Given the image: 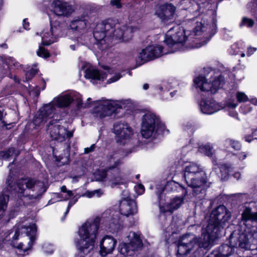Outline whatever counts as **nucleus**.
<instances>
[{
    "instance_id": "f257e3e1",
    "label": "nucleus",
    "mask_w": 257,
    "mask_h": 257,
    "mask_svg": "<svg viewBox=\"0 0 257 257\" xmlns=\"http://www.w3.org/2000/svg\"><path fill=\"white\" fill-rule=\"evenodd\" d=\"M231 217V213L224 205H220L214 209L205 228L202 229L201 237L198 238L193 233H186L177 241V256H183L189 253L196 256L201 248H207L210 244L219 236L220 228Z\"/></svg>"
},
{
    "instance_id": "f03ea898",
    "label": "nucleus",
    "mask_w": 257,
    "mask_h": 257,
    "mask_svg": "<svg viewBox=\"0 0 257 257\" xmlns=\"http://www.w3.org/2000/svg\"><path fill=\"white\" fill-rule=\"evenodd\" d=\"M217 21L213 16L209 19L204 18L199 21L194 19L192 22V29L185 30L179 26L171 28L165 35L164 42L170 50L168 53H174L183 49V44L187 40L201 37L210 39L217 32Z\"/></svg>"
},
{
    "instance_id": "7ed1b4c3",
    "label": "nucleus",
    "mask_w": 257,
    "mask_h": 257,
    "mask_svg": "<svg viewBox=\"0 0 257 257\" xmlns=\"http://www.w3.org/2000/svg\"><path fill=\"white\" fill-rule=\"evenodd\" d=\"M132 30L123 24L113 19H108L96 25L93 37L100 49L104 50L109 47L113 40L126 42L132 38Z\"/></svg>"
},
{
    "instance_id": "20e7f679",
    "label": "nucleus",
    "mask_w": 257,
    "mask_h": 257,
    "mask_svg": "<svg viewBox=\"0 0 257 257\" xmlns=\"http://www.w3.org/2000/svg\"><path fill=\"white\" fill-rule=\"evenodd\" d=\"M254 221L257 222V211L252 212L250 208L245 207L241 214L239 233L234 232L230 237L229 242L233 247L253 249L251 246L257 244V228L248 226Z\"/></svg>"
},
{
    "instance_id": "39448f33",
    "label": "nucleus",
    "mask_w": 257,
    "mask_h": 257,
    "mask_svg": "<svg viewBox=\"0 0 257 257\" xmlns=\"http://www.w3.org/2000/svg\"><path fill=\"white\" fill-rule=\"evenodd\" d=\"M100 222L101 219L97 217L86 221L79 228L78 234L80 239L75 241L76 246L81 252L78 257H93L83 256L82 254H87L92 250L98 235Z\"/></svg>"
},
{
    "instance_id": "423d86ee",
    "label": "nucleus",
    "mask_w": 257,
    "mask_h": 257,
    "mask_svg": "<svg viewBox=\"0 0 257 257\" xmlns=\"http://www.w3.org/2000/svg\"><path fill=\"white\" fill-rule=\"evenodd\" d=\"M124 156L120 151L109 153L106 157V164L108 170L107 171L102 170L97 172L95 175L97 180L103 181L107 178L111 183L112 187L113 185L122 183L124 180L123 175L117 167L120 164Z\"/></svg>"
},
{
    "instance_id": "0eeeda50",
    "label": "nucleus",
    "mask_w": 257,
    "mask_h": 257,
    "mask_svg": "<svg viewBox=\"0 0 257 257\" xmlns=\"http://www.w3.org/2000/svg\"><path fill=\"white\" fill-rule=\"evenodd\" d=\"M37 228L36 225L27 221L18 224L12 235L11 244L24 252L30 249L35 239Z\"/></svg>"
},
{
    "instance_id": "6e6552de",
    "label": "nucleus",
    "mask_w": 257,
    "mask_h": 257,
    "mask_svg": "<svg viewBox=\"0 0 257 257\" xmlns=\"http://www.w3.org/2000/svg\"><path fill=\"white\" fill-rule=\"evenodd\" d=\"M205 76H199L194 79V86L201 91L215 93L224 83V77L210 67L204 68Z\"/></svg>"
},
{
    "instance_id": "1a4fd4ad",
    "label": "nucleus",
    "mask_w": 257,
    "mask_h": 257,
    "mask_svg": "<svg viewBox=\"0 0 257 257\" xmlns=\"http://www.w3.org/2000/svg\"><path fill=\"white\" fill-rule=\"evenodd\" d=\"M10 187V191L16 192L18 197L28 196L30 199H38L46 191V187L43 182L26 178L19 180L14 188Z\"/></svg>"
},
{
    "instance_id": "9d476101",
    "label": "nucleus",
    "mask_w": 257,
    "mask_h": 257,
    "mask_svg": "<svg viewBox=\"0 0 257 257\" xmlns=\"http://www.w3.org/2000/svg\"><path fill=\"white\" fill-rule=\"evenodd\" d=\"M137 212L136 203L132 199H122L119 203V212L112 214L108 229L112 232H117L122 228V220L120 214L125 216L133 215Z\"/></svg>"
},
{
    "instance_id": "9b49d317",
    "label": "nucleus",
    "mask_w": 257,
    "mask_h": 257,
    "mask_svg": "<svg viewBox=\"0 0 257 257\" xmlns=\"http://www.w3.org/2000/svg\"><path fill=\"white\" fill-rule=\"evenodd\" d=\"M158 115L152 112L145 113L142 117L141 130L142 136L146 139L155 136L159 130L164 128Z\"/></svg>"
},
{
    "instance_id": "f8f14e48",
    "label": "nucleus",
    "mask_w": 257,
    "mask_h": 257,
    "mask_svg": "<svg viewBox=\"0 0 257 257\" xmlns=\"http://www.w3.org/2000/svg\"><path fill=\"white\" fill-rule=\"evenodd\" d=\"M165 49L161 46L156 44L149 45L142 49L135 57L137 65L140 66L146 62L168 54V52H167Z\"/></svg>"
},
{
    "instance_id": "ddd939ff",
    "label": "nucleus",
    "mask_w": 257,
    "mask_h": 257,
    "mask_svg": "<svg viewBox=\"0 0 257 257\" xmlns=\"http://www.w3.org/2000/svg\"><path fill=\"white\" fill-rule=\"evenodd\" d=\"M143 246L140 235L135 232H130L126 236L125 242L120 244L119 252L124 256H132L135 251Z\"/></svg>"
},
{
    "instance_id": "4468645a",
    "label": "nucleus",
    "mask_w": 257,
    "mask_h": 257,
    "mask_svg": "<svg viewBox=\"0 0 257 257\" xmlns=\"http://www.w3.org/2000/svg\"><path fill=\"white\" fill-rule=\"evenodd\" d=\"M72 100L69 95L59 96L54 98L50 103L44 105L39 111L47 119L51 118L55 114L56 107H67L72 102Z\"/></svg>"
},
{
    "instance_id": "2eb2a0df",
    "label": "nucleus",
    "mask_w": 257,
    "mask_h": 257,
    "mask_svg": "<svg viewBox=\"0 0 257 257\" xmlns=\"http://www.w3.org/2000/svg\"><path fill=\"white\" fill-rule=\"evenodd\" d=\"M50 21L51 29H44L40 34L42 45H49L55 42L58 38L62 37L64 34L65 30L62 24H60L51 17L50 18Z\"/></svg>"
},
{
    "instance_id": "dca6fc26",
    "label": "nucleus",
    "mask_w": 257,
    "mask_h": 257,
    "mask_svg": "<svg viewBox=\"0 0 257 257\" xmlns=\"http://www.w3.org/2000/svg\"><path fill=\"white\" fill-rule=\"evenodd\" d=\"M128 100H106L100 102L94 109L95 117L103 118L111 115L113 113H117V109L125 107V104Z\"/></svg>"
},
{
    "instance_id": "f3484780",
    "label": "nucleus",
    "mask_w": 257,
    "mask_h": 257,
    "mask_svg": "<svg viewBox=\"0 0 257 257\" xmlns=\"http://www.w3.org/2000/svg\"><path fill=\"white\" fill-rule=\"evenodd\" d=\"M59 120L53 119L48 124L47 131L51 138L59 142L64 141L66 139H70L73 136V131H67V124L64 125L60 124Z\"/></svg>"
},
{
    "instance_id": "a211bd4d",
    "label": "nucleus",
    "mask_w": 257,
    "mask_h": 257,
    "mask_svg": "<svg viewBox=\"0 0 257 257\" xmlns=\"http://www.w3.org/2000/svg\"><path fill=\"white\" fill-rule=\"evenodd\" d=\"M189 187L193 189V195L197 197L199 200L203 199L205 195L207 185L206 174L204 172L193 177L191 182L186 181Z\"/></svg>"
},
{
    "instance_id": "6ab92c4d",
    "label": "nucleus",
    "mask_w": 257,
    "mask_h": 257,
    "mask_svg": "<svg viewBox=\"0 0 257 257\" xmlns=\"http://www.w3.org/2000/svg\"><path fill=\"white\" fill-rule=\"evenodd\" d=\"M112 132L117 143L125 145L132 141L133 130L129 125L124 122H116L113 124Z\"/></svg>"
},
{
    "instance_id": "aec40b11",
    "label": "nucleus",
    "mask_w": 257,
    "mask_h": 257,
    "mask_svg": "<svg viewBox=\"0 0 257 257\" xmlns=\"http://www.w3.org/2000/svg\"><path fill=\"white\" fill-rule=\"evenodd\" d=\"M51 11L55 15V18L58 17H68L70 16L73 12L74 10L72 7L68 3L63 0H54L51 4ZM56 21V20H55Z\"/></svg>"
},
{
    "instance_id": "412c9836",
    "label": "nucleus",
    "mask_w": 257,
    "mask_h": 257,
    "mask_svg": "<svg viewBox=\"0 0 257 257\" xmlns=\"http://www.w3.org/2000/svg\"><path fill=\"white\" fill-rule=\"evenodd\" d=\"M176 7L172 3H166L156 8L155 15L163 23H167L173 19Z\"/></svg>"
},
{
    "instance_id": "4be33fe9",
    "label": "nucleus",
    "mask_w": 257,
    "mask_h": 257,
    "mask_svg": "<svg viewBox=\"0 0 257 257\" xmlns=\"http://www.w3.org/2000/svg\"><path fill=\"white\" fill-rule=\"evenodd\" d=\"M91 22L90 17L87 14H83L74 17L70 23L69 28L77 33H84L86 31L87 27Z\"/></svg>"
},
{
    "instance_id": "5701e85b",
    "label": "nucleus",
    "mask_w": 257,
    "mask_h": 257,
    "mask_svg": "<svg viewBox=\"0 0 257 257\" xmlns=\"http://www.w3.org/2000/svg\"><path fill=\"white\" fill-rule=\"evenodd\" d=\"M111 69H105L104 71H99L92 67H89L85 71V77L90 80L93 83H97L98 81H103L107 77V73L111 74Z\"/></svg>"
},
{
    "instance_id": "b1692460",
    "label": "nucleus",
    "mask_w": 257,
    "mask_h": 257,
    "mask_svg": "<svg viewBox=\"0 0 257 257\" xmlns=\"http://www.w3.org/2000/svg\"><path fill=\"white\" fill-rule=\"evenodd\" d=\"M161 195H158L159 201V207L161 212H168L172 213L175 210L178 209L184 202V197H176L172 199L165 205H163L161 202Z\"/></svg>"
},
{
    "instance_id": "393cba45",
    "label": "nucleus",
    "mask_w": 257,
    "mask_h": 257,
    "mask_svg": "<svg viewBox=\"0 0 257 257\" xmlns=\"http://www.w3.org/2000/svg\"><path fill=\"white\" fill-rule=\"evenodd\" d=\"M201 111L207 114H213L223 108L219 103L212 99H203L199 103Z\"/></svg>"
},
{
    "instance_id": "a878e982",
    "label": "nucleus",
    "mask_w": 257,
    "mask_h": 257,
    "mask_svg": "<svg viewBox=\"0 0 257 257\" xmlns=\"http://www.w3.org/2000/svg\"><path fill=\"white\" fill-rule=\"evenodd\" d=\"M117 241L112 236L105 235L100 242V254L104 257L111 253L114 249Z\"/></svg>"
},
{
    "instance_id": "bb28decb",
    "label": "nucleus",
    "mask_w": 257,
    "mask_h": 257,
    "mask_svg": "<svg viewBox=\"0 0 257 257\" xmlns=\"http://www.w3.org/2000/svg\"><path fill=\"white\" fill-rule=\"evenodd\" d=\"M61 194H58V197L60 198V200L66 201L69 200L71 197L72 198L69 201L66 210L65 212V216L68 213L71 207L78 201L79 196L74 195L72 191L68 190L65 186H62L60 188Z\"/></svg>"
},
{
    "instance_id": "cd10ccee",
    "label": "nucleus",
    "mask_w": 257,
    "mask_h": 257,
    "mask_svg": "<svg viewBox=\"0 0 257 257\" xmlns=\"http://www.w3.org/2000/svg\"><path fill=\"white\" fill-rule=\"evenodd\" d=\"M204 172L203 167L199 164L194 162L187 164L184 168V178L185 181L191 182L193 177L200 175V173Z\"/></svg>"
},
{
    "instance_id": "c85d7f7f",
    "label": "nucleus",
    "mask_w": 257,
    "mask_h": 257,
    "mask_svg": "<svg viewBox=\"0 0 257 257\" xmlns=\"http://www.w3.org/2000/svg\"><path fill=\"white\" fill-rule=\"evenodd\" d=\"M3 62L7 66V68L6 69L5 72L4 73L10 78L14 79L15 82H19V80L17 78V76L9 72V70L13 68L18 69L21 66L20 64L14 58L11 57H6L4 59Z\"/></svg>"
},
{
    "instance_id": "c756f323",
    "label": "nucleus",
    "mask_w": 257,
    "mask_h": 257,
    "mask_svg": "<svg viewBox=\"0 0 257 257\" xmlns=\"http://www.w3.org/2000/svg\"><path fill=\"white\" fill-rule=\"evenodd\" d=\"M234 248L230 244H223L219 248V250H214L207 257H230L234 252Z\"/></svg>"
},
{
    "instance_id": "7c9ffc66",
    "label": "nucleus",
    "mask_w": 257,
    "mask_h": 257,
    "mask_svg": "<svg viewBox=\"0 0 257 257\" xmlns=\"http://www.w3.org/2000/svg\"><path fill=\"white\" fill-rule=\"evenodd\" d=\"M9 200V195L0 194V224L4 223L7 220L5 217V212L7 208Z\"/></svg>"
},
{
    "instance_id": "2f4dec72",
    "label": "nucleus",
    "mask_w": 257,
    "mask_h": 257,
    "mask_svg": "<svg viewBox=\"0 0 257 257\" xmlns=\"http://www.w3.org/2000/svg\"><path fill=\"white\" fill-rule=\"evenodd\" d=\"M18 155V152L14 148H11L6 151L0 152V160H4L8 161L13 158L14 156L16 157Z\"/></svg>"
},
{
    "instance_id": "473e14b6",
    "label": "nucleus",
    "mask_w": 257,
    "mask_h": 257,
    "mask_svg": "<svg viewBox=\"0 0 257 257\" xmlns=\"http://www.w3.org/2000/svg\"><path fill=\"white\" fill-rule=\"evenodd\" d=\"M219 168L221 173V179L223 180H225L227 178L233 169L232 166L228 164L221 165Z\"/></svg>"
},
{
    "instance_id": "72a5a7b5",
    "label": "nucleus",
    "mask_w": 257,
    "mask_h": 257,
    "mask_svg": "<svg viewBox=\"0 0 257 257\" xmlns=\"http://www.w3.org/2000/svg\"><path fill=\"white\" fill-rule=\"evenodd\" d=\"M210 1V0H197L196 6L199 13H204L206 12L207 10L210 9L211 8Z\"/></svg>"
},
{
    "instance_id": "f704fd0d",
    "label": "nucleus",
    "mask_w": 257,
    "mask_h": 257,
    "mask_svg": "<svg viewBox=\"0 0 257 257\" xmlns=\"http://www.w3.org/2000/svg\"><path fill=\"white\" fill-rule=\"evenodd\" d=\"M199 151L204 154L206 156L209 157H212L214 153V150L213 149L212 146L210 144H206L200 146L199 148Z\"/></svg>"
},
{
    "instance_id": "c9c22d12",
    "label": "nucleus",
    "mask_w": 257,
    "mask_h": 257,
    "mask_svg": "<svg viewBox=\"0 0 257 257\" xmlns=\"http://www.w3.org/2000/svg\"><path fill=\"white\" fill-rule=\"evenodd\" d=\"M224 147L228 148L229 146L234 149L235 150H239L241 148L240 144L236 141L227 139L223 142Z\"/></svg>"
},
{
    "instance_id": "e433bc0d",
    "label": "nucleus",
    "mask_w": 257,
    "mask_h": 257,
    "mask_svg": "<svg viewBox=\"0 0 257 257\" xmlns=\"http://www.w3.org/2000/svg\"><path fill=\"white\" fill-rule=\"evenodd\" d=\"M176 187V183L173 181H170L167 182L165 184V186L162 187L160 190L159 188H158V190L157 191L158 195L160 194L161 195V193L164 191H166L167 192H170L172 191L174 188Z\"/></svg>"
},
{
    "instance_id": "4c0bfd02",
    "label": "nucleus",
    "mask_w": 257,
    "mask_h": 257,
    "mask_svg": "<svg viewBox=\"0 0 257 257\" xmlns=\"http://www.w3.org/2000/svg\"><path fill=\"white\" fill-rule=\"evenodd\" d=\"M43 115H41V113L39 111V113L34 117L33 121V124L35 126H40L41 124L46 122L47 119Z\"/></svg>"
},
{
    "instance_id": "58836bf2",
    "label": "nucleus",
    "mask_w": 257,
    "mask_h": 257,
    "mask_svg": "<svg viewBox=\"0 0 257 257\" xmlns=\"http://www.w3.org/2000/svg\"><path fill=\"white\" fill-rule=\"evenodd\" d=\"M254 24V22L251 19L246 17H243L241 23L239 24L240 27H247L248 28H251Z\"/></svg>"
},
{
    "instance_id": "ea45409f",
    "label": "nucleus",
    "mask_w": 257,
    "mask_h": 257,
    "mask_svg": "<svg viewBox=\"0 0 257 257\" xmlns=\"http://www.w3.org/2000/svg\"><path fill=\"white\" fill-rule=\"evenodd\" d=\"M174 3L176 5V8L181 7V9L186 10L191 2L190 0H175Z\"/></svg>"
},
{
    "instance_id": "a19ab883",
    "label": "nucleus",
    "mask_w": 257,
    "mask_h": 257,
    "mask_svg": "<svg viewBox=\"0 0 257 257\" xmlns=\"http://www.w3.org/2000/svg\"><path fill=\"white\" fill-rule=\"evenodd\" d=\"M103 193V191L102 189H99L93 190L92 191L86 192L85 194V195L88 198H91L94 196L99 197L102 195Z\"/></svg>"
},
{
    "instance_id": "79ce46f5",
    "label": "nucleus",
    "mask_w": 257,
    "mask_h": 257,
    "mask_svg": "<svg viewBox=\"0 0 257 257\" xmlns=\"http://www.w3.org/2000/svg\"><path fill=\"white\" fill-rule=\"evenodd\" d=\"M236 98L238 102H243L248 100L247 96L243 92L237 91L235 94Z\"/></svg>"
},
{
    "instance_id": "37998d69",
    "label": "nucleus",
    "mask_w": 257,
    "mask_h": 257,
    "mask_svg": "<svg viewBox=\"0 0 257 257\" xmlns=\"http://www.w3.org/2000/svg\"><path fill=\"white\" fill-rule=\"evenodd\" d=\"M246 8L252 13H256L257 12V0H252L248 3Z\"/></svg>"
},
{
    "instance_id": "c03bdc74",
    "label": "nucleus",
    "mask_w": 257,
    "mask_h": 257,
    "mask_svg": "<svg viewBox=\"0 0 257 257\" xmlns=\"http://www.w3.org/2000/svg\"><path fill=\"white\" fill-rule=\"evenodd\" d=\"M38 72V70L35 68H32L27 71L25 74L26 80L25 81H28L31 80L35 75Z\"/></svg>"
},
{
    "instance_id": "a18cd8bd",
    "label": "nucleus",
    "mask_w": 257,
    "mask_h": 257,
    "mask_svg": "<svg viewBox=\"0 0 257 257\" xmlns=\"http://www.w3.org/2000/svg\"><path fill=\"white\" fill-rule=\"evenodd\" d=\"M37 55L39 57L43 58H47L49 57V53L42 46H40L38 51H37Z\"/></svg>"
},
{
    "instance_id": "49530a36",
    "label": "nucleus",
    "mask_w": 257,
    "mask_h": 257,
    "mask_svg": "<svg viewBox=\"0 0 257 257\" xmlns=\"http://www.w3.org/2000/svg\"><path fill=\"white\" fill-rule=\"evenodd\" d=\"M251 110L252 107L250 104H243L240 107V112L245 114L250 112Z\"/></svg>"
},
{
    "instance_id": "de8ad7c7",
    "label": "nucleus",
    "mask_w": 257,
    "mask_h": 257,
    "mask_svg": "<svg viewBox=\"0 0 257 257\" xmlns=\"http://www.w3.org/2000/svg\"><path fill=\"white\" fill-rule=\"evenodd\" d=\"M177 229L178 227L177 225L172 223L170 226L166 228V232H168L169 233L173 234L176 232Z\"/></svg>"
},
{
    "instance_id": "09e8293b",
    "label": "nucleus",
    "mask_w": 257,
    "mask_h": 257,
    "mask_svg": "<svg viewBox=\"0 0 257 257\" xmlns=\"http://www.w3.org/2000/svg\"><path fill=\"white\" fill-rule=\"evenodd\" d=\"M43 249L47 253L51 254L53 252L54 248L53 246L50 244H46L43 246Z\"/></svg>"
},
{
    "instance_id": "8fccbe9b",
    "label": "nucleus",
    "mask_w": 257,
    "mask_h": 257,
    "mask_svg": "<svg viewBox=\"0 0 257 257\" xmlns=\"http://www.w3.org/2000/svg\"><path fill=\"white\" fill-rule=\"evenodd\" d=\"M91 100L90 98H88L87 99V102L85 103L84 105L82 103V100L80 98H79L77 100V107L78 108L81 107H88L90 106L89 102H88Z\"/></svg>"
},
{
    "instance_id": "3c124183",
    "label": "nucleus",
    "mask_w": 257,
    "mask_h": 257,
    "mask_svg": "<svg viewBox=\"0 0 257 257\" xmlns=\"http://www.w3.org/2000/svg\"><path fill=\"white\" fill-rule=\"evenodd\" d=\"M121 76L119 73H116L107 80V83L110 84L119 80Z\"/></svg>"
},
{
    "instance_id": "603ef678",
    "label": "nucleus",
    "mask_w": 257,
    "mask_h": 257,
    "mask_svg": "<svg viewBox=\"0 0 257 257\" xmlns=\"http://www.w3.org/2000/svg\"><path fill=\"white\" fill-rule=\"evenodd\" d=\"M237 157L239 161L244 160L247 157V154L245 152H239L236 154Z\"/></svg>"
},
{
    "instance_id": "864d4df0",
    "label": "nucleus",
    "mask_w": 257,
    "mask_h": 257,
    "mask_svg": "<svg viewBox=\"0 0 257 257\" xmlns=\"http://www.w3.org/2000/svg\"><path fill=\"white\" fill-rule=\"evenodd\" d=\"M13 231H8L7 232L5 233L4 234L5 236L4 237H3L1 239H0V242L10 239V237H9V236L11 235V234H13Z\"/></svg>"
},
{
    "instance_id": "5fc2aeb1",
    "label": "nucleus",
    "mask_w": 257,
    "mask_h": 257,
    "mask_svg": "<svg viewBox=\"0 0 257 257\" xmlns=\"http://www.w3.org/2000/svg\"><path fill=\"white\" fill-rule=\"evenodd\" d=\"M95 145L93 144L90 147L85 148V149H84V153L85 154H88V153H89L90 152H92V151H94V150L95 149Z\"/></svg>"
},
{
    "instance_id": "6e6d98bb",
    "label": "nucleus",
    "mask_w": 257,
    "mask_h": 257,
    "mask_svg": "<svg viewBox=\"0 0 257 257\" xmlns=\"http://www.w3.org/2000/svg\"><path fill=\"white\" fill-rule=\"evenodd\" d=\"M122 196H124V198L122 199H131L129 195L128 192L127 190H123L122 193Z\"/></svg>"
},
{
    "instance_id": "4d7b16f0",
    "label": "nucleus",
    "mask_w": 257,
    "mask_h": 257,
    "mask_svg": "<svg viewBox=\"0 0 257 257\" xmlns=\"http://www.w3.org/2000/svg\"><path fill=\"white\" fill-rule=\"evenodd\" d=\"M111 4L113 6H115L116 8H119L121 7V4L119 0H114L111 1Z\"/></svg>"
},
{
    "instance_id": "13d9d810",
    "label": "nucleus",
    "mask_w": 257,
    "mask_h": 257,
    "mask_svg": "<svg viewBox=\"0 0 257 257\" xmlns=\"http://www.w3.org/2000/svg\"><path fill=\"white\" fill-rule=\"evenodd\" d=\"M256 49L255 48H249L247 49V54L248 56L252 55L255 51Z\"/></svg>"
},
{
    "instance_id": "bf43d9fd",
    "label": "nucleus",
    "mask_w": 257,
    "mask_h": 257,
    "mask_svg": "<svg viewBox=\"0 0 257 257\" xmlns=\"http://www.w3.org/2000/svg\"><path fill=\"white\" fill-rule=\"evenodd\" d=\"M138 191L139 192L140 194L143 193L145 191V188L144 186L142 184H139L138 186Z\"/></svg>"
},
{
    "instance_id": "052dcab7",
    "label": "nucleus",
    "mask_w": 257,
    "mask_h": 257,
    "mask_svg": "<svg viewBox=\"0 0 257 257\" xmlns=\"http://www.w3.org/2000/svg\"><path fill=\"white\" fill-rule=\"evenodd\" d=\"M29 23L27 22V19H25L23 20V27L25 30H29Z\"/></svg>"
},
{
    "instance_id": "680f3d73",
    "label": "nucleus",
    "mask_w": 257,
    "mask_h": 257,
    "mask_svg": "<svg viewBox=\"0 0 257 257\" xmlns=\"http://www.w3.org/2000/svg\"><path fill=\"white\" fill-rule=\"evenodd\" d=\"M249 101L250 103H251L252 104L257 105V98H251L250 99Z\"/></svg>"
},
{
    "instance_id": "e2e57ef3",
    "label": "nucleus",
    "mask_w": 257,
    "mask_h": 257,
    "mask_svg": "<svg viewBox=\"0 0 257 257\" xmlns=\"http://www.w3.org/2000/svg\"><path fill=\"white\" fill-rule=\"evenodd\" d=\"M245 141L248 143H250L251 141L253 139L252 137L251 136H246L244 137Z\"/></svg>"
},
{
    "instance_id": "0e129e2a",
    "label": "nucleus",
    "mask_w": 257,
    "mask_h": 257,
    "mask_svg": "<svg viewBox=\"0 0 257 257\" xmlns=\"http://www.w3.org/2000/svg\"><path fill=\"white\" fill-rule=\"evenodd\" d=\"M229 115L232 117H235V118H237V115H238V114L236 112V111H230L229 112Z\"/></svg>"
},
{
    "instance_id": "69168bd1",
    "label": "nucleus",
    "mask_w": 257,
    "mask_h": 257,
    "mask_svg": "<svg viewBox=\"0 0 257 257\" xmlns=\"http://www.w3.org/2000/svg\"><path fill=\"white\" fill-rule=\"evenodd\" d=\"M233 176L237 180H238L240 178L241 174H240V173L239 172H235Z\"/></svg>"
},
{
    "instance_id": "338daca9",
    "label": "nucleus",
    "mask_w": 257,
    "mask_h": 257,
    "mask_svg": "<svg viewBox=\"0 0 257 257\" xmlns=\"http://www.w3.org/2000/svg\"><path fill=\"white\" fill-rule=\"evenodd\" d=\"M78 46H79L78 44H77L76 45V44H71L70 45V48L72 50L74 51L76 49V48L78 47Z\"/></svg>"
},
{
    "instance_id": "774afa93",
    "label": "nucleus",
    "mask_w": 257,
    "mask_h": 257,
    "mask_svg": "<svg viewBox=\"0 0 257 257\" xmlns=\"http://www.w3.org/2000/svg\"><path fill=\"white\" fill-rule=\"evenodd\" d=\"M4 116V109L2 107L0 106V120H2Z\"/></svg>"
}]
</instances>
